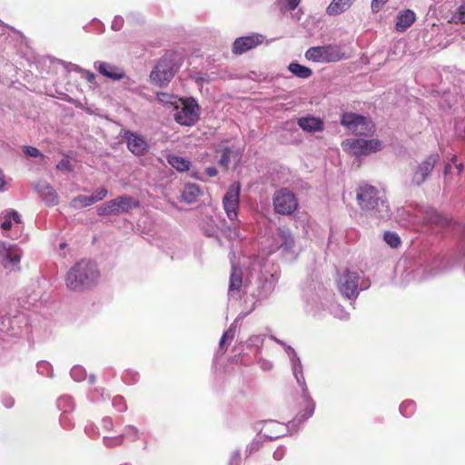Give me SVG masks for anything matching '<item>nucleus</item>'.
Returning a JSON list of instances; mask_svg holds the SVG:
<instances>
[{
    "label": "nucleus",
    "instance_id": "28",
    "mask_svg": "<svg viewBox=\"0 0 465 465\" xmlns=\"http://www.w3.org/2000/svg\"><path fill=\"white\" fill-rule=\"evenodd\" d=\"M355 0H332L326 9L329 15H338L347 11Z\"/></svg>",
    "mask_w": 465,
    "mask_h": 465
},
{
    "label": "nucleus",
    "instance_id": "45",
    "mask_svg": "<svg viewBox=\"0 0 465 465\" xmlns=\"http://www.w3.org/2000/svg\"><path fill=\"white\" fill-rule=\"evenodd\" d=\"M89 399L93 402H98L100 401L105 400V396L104 394L103 389H94L93 391L89 394Z\"/></svg>",
    "mask_w": 465,
    "mask_h": 465
},
{
    "label": "nucleus",
    "instance_id": "29",
    "mask_svg": "<svg viewBox=\"0 0 465 465\" xmlns=\"http://www.w3.org/2000/svg\"><path fill=\"white\" fill-rule=\"evenodd\" d=\"M201 194L200 186L195 183H187L182 191V201L186 203H193L196 202Z\"/></svg>",
    "mask_w": 465,
    "mask_h": 465
},
{
    "label": "nucleus",
    "instance_id": "32",
    "mask_svg": "<svg viewBox=\"0 0 465 465\" xmlns=\"http://www.w3.org/2000/svg\"><path fill=\"white\" fill-rule=\"evenodd\" d=\"M57 408L63 413H69L74 410V402L71 396L63 395L57 399Z\"/></svg>",
    "mask_w": 465,
    "mask_h": 465
},
{
    "label": "nucleus",
    "instance_id": "54",
    "mask_svg": "<svg viewBox=\"0 0 465 465\" xmlns=\"http://www.w3.org/2000/svg\"><path fill=\"white\" fill-rule=\"evenodd\" d=\"M301 0H285L283 7L289 11H293L300 4Z\"/></svg>",
    "mask_w": 465,
    "mask_h": 465
},
{
    "label": "nucleus",
    "instance_id": "19",
    "mask_svg": "<svg viewBox=\"0 0 465 465\" xmlns=\"http://www.w3.org/2000/svg\"><path fill=\"white\" fill-rule=\"evenodd\" d=\"M263 39V35L259 34L238 37L232 44V53L235 54H242L262 44Z\"/></svg>",
    "mask_w": 465,
    "mask_h": 465
},
{
    "label": "nucleus",
    "instance_id": "61",
    "mask_svg": "<svg viewBox=\"0 0 465 465\" xmlns=\"http://www.w3.org/2000/svg\"><path fill=\"white\" fill-rule=\"evenodd\" d=\"M205 173L209 176V177H214L218 174V171L215 167L213 166H209L205 169Z\"/></svg>",
    "mask_w": 465,
    "mask_h": 465
},
{
    "label": "nucleus",
    "instance_id": "50",
    "mask_svg": "<svg viewBox=\"0 0 465 465\" xmlns=\"http://www.w3.org/2000/svg\"><path fill=\"white\" fill-rule=\"evenodd\" d=\"M124 23V18L120 15H116V16H114V18L112 22L111 27L114 31H119L123 28Z\"/></svg>",
    "mask_w": 465,
    "mask_h": 465
},
{
    "label": "nucleus",
    "instance_id": "26",
    "mask_svg": "<svg viewBox=\"0 0 465 465\" xmlns=\"http://www.w3.org/2000/svg\"><path fill=\"white\" fill-rule=\"evenodd\" d=\"M299 127L307 133H317L323 130V122L321 118L314 116L300 117L297 120Z\"/></svg>",
    "mask_w": 465,
    "mask_h": 465
},
{
    "label": "nucleus",
    "instance_id": "35",
    "mask_svg": "<svg viewBox=\"0 0 465 465\" xmlns=\"http://www.w3.org/2000/svg\"><path fill=\"white\" fill-rule=\"evenodd\" d=\"M94 204L91 195H77L70 203V206L74 209L88 207Z\"/></svg>",
    "mask_w": 465,
    "mask_h": 465
},
{
    "label": "nucleus",
    "instance_id": "43",
    "mask_svg": "<svg viewBox=\"0 0 465 465\" xmlns=\"http://www.w3.org/2000/svg\"><path fill=\"white\" fill-rule=\"evenodd\" d=\"M451 21L455 24H465V4L459 7L457 12L452 15Z\"/></svg>",
    "mask_w": 465,
    "mask_h": 465
},
{
    "label": "nucleus",
    "instance_id": "34",
    "mask_svg": "<svg viewBox=\"0 0 465 465\" xmlns=\"http://www.w3.org/2000/svg\"><path fill=\"white\" fill-rule=\"evenodd\" d=\"M141 435H142V433L139 430V429L134 425H126L124 428L123 433H122V436H124V440L127 439L128 440H130L132 442H135L138 440H140Z\"/></svg>",
    "mask_w": 465,
    "mask_h": 465
},
{
    "label": "nucleus",
    "instance_id": "44",
    "mask_svg": "<svg viewBox=\"0 0 465 465\" xmlns=\"http://www.w3.org/2000/svg\"><path fill=\"white\" fill-rule=\"evenodd\" d=\"M108 191L105 187H100L91 195L93 199V203H95L97 202L102 201L106 197Z\"/></svg>",
    "mask_w": 465,
    "mask_h": 465
},
{
    "label": "nucleus",
    "instance_id": "56",
    "mask_svg": "<svg viewBox=\"0 0 465 465\" xmlns=\"http://www.w3.org/2000/svg\"><path fill=\"white\" fill-rule=\"evenodd\" d=\"M56 168L61 171H70L71 170V164L70 162L67 159H62L59 161V163L56 165Z\"/></svg>",
    "mask_w": 465,
    "mask_h": 465
},
{
    "label": "nucleus",
    "instance_id": "15",
    "mask_svg": "<svg viewBox=\"0 0 465 465\" xmlns=\"http://www.w3.org/2000/svg\"><path fill=\"white\" fill-rule=\"evenodd\" d=\"M22 254L23 252L17 244L0 241V263L5 269L18 270Z\"/></svg>",
    "mask_w": 465,
    "mask_h": 465
},
{
    "label": "nucleus",
    "instance_id": "40",
    "mask_svg": "<svg viewBox=\"0 0 465 465\" xmlns=\"http://www.w3.org/2000/svg\"><path fill=\"white\" fill-rule=\"evenodd\" d=\"M70 375L74 381L80 382L86 379V371L84 367L75 365L71 369Z\"/></svg>",
    "mask_w": 465,
    "mask_h": 465
},
{
    "label": "nucleus",
    "instance_id": "33",
    "mask_svg": "<svg viewBox=\"0 0 465 465\" xmlns=\"http://www.w3.org/2000/svg\"><path fill=\"white\" fill-rule=\"evenodd\" d=\"M220 147H221V149H217V151H221L223 153H222L221 159L219 161V163L222 166L228 168L229 163L231 162V158L233 157L234 155L239 156L241 154V153L240 152L234 153L232 151V149L228 146H223V147L220 146Z\"/></svg>",
    "mask_w": 465,
    "mask_h": 465
},
{
    "label": "nucleus",
    "instance_id": "22",
    "mask_svg": "<svg viewBox=\"0 0 465 465\" xmlns=\"http://www.w3.org/2000/svg\"><path fill=\"white\" fill-rule=\"evenodd\" d=\"M257 290L252 292V295L257 301H262L267 298L274 290L276 280L272 274L262 275L257 280Z\"/></svg>",
    "mask_w": 465,
    "mask_h": 465
},
{
    "label": "nucleus",
    "instance_id": "17",
    "mask_svg": "<svg viewBox=\"0 0 465 465\" xmlns=\"http://www.w3.org/2000/svg\"><path fill=\"white\" fill-rule=\"evenodd\" d=\"M27 326L26 316L18 313L15 316L0 317V333L11 337L20 336Z\"/></svg>",
    "mask_w": 465,
    "mask_h": 465
},
{
    "label": "nucleus",
    "instance_id": "9",
    "mask_svg": "<svg viewBox=\"0 0 465 465\" xmlns=\"http://www.w3.org/2000/svg\"><path fill=\"white\" fill-rule=\"evenodd\" d=\"M305 57L314 63H334L347 58L341 46L337 45L310 47L305 53Z\"/></svg>",
    "mask_w": 465,
    "mask_h": 465
},
{
    "label": "nucleus",
    "instance_id": "49",
    "mask_svg": "<svg viewBox=\"0 0 465 465\" xmlns=\"http://www.w3.org/2000/svg\"><path fill=\"white\" fill-rule=\"evenodd\" d=\"M1 401L3 405L7 409H11L15 405V399L9 394H3L1 396Z\"/></svg>",
    "mask_w": 465,
    "mask_h": 465
},
{
    "label": "nucleus",
    "instance_id": "18",
    "mask_svg": "<svg viewBox=\"0 0 465 465\" xmlns=\"http://www.w3.org/2000/svg\"><path fill=\"white\" fill-rule=\"evenodd\" d=\"M439 159L440 155L438 153H431L423 160L413 173L411 183L417 186L421 185L434 169Z\"/></svg>",
    "mask_w": 465,
    "mask_h": 465
},
{
    "label": "nucleus",
    "instance_id": "2",
    "mask_svg": "<svg viewBox=\"0 0 465 465\" xmlns=\"http://www.w3.org/2000/svg\"><path fill=\"white\" fill-rule=\"evenodd\" d=\"M99 278L97 264L91 260L83 259L67 272L65 284L73 292H83L95 286Z\"/></svg>",
    "mask_w": 465,
    "mask_h": 465
},
{
    "label": "nucleus",
    "instance_id": "51",
    "mask_svg": "<svg viewBox=\"0 0 465 465\" xmlns=\"http://www.w3.org/2000/svg\"><path fill=\"white\" fill-rule=\"evenodd\" d=\"M389 0H371V10L378 13Z\"/></svg>",
    "mask_w": 465,
    "mask_h": 465
},
{
    "label": "nucleus",
    "instance_id": "36",
    "mask_svg": "<svg viewBox=\"0 0 465 465\" xmlns=\"http://www.w3.org/2000/svg\"><path fill=\"white\" fill-rule=\"evenodd\" d=\"M416 410V403L411 400L404 401L400 405V412L404 417H411Z\"/></svg>",
    "mask_w": 465,
    "mask_h": 465
},
{
    "label": "nucleus",
    "instance_id": "14",
    "mask_svg": "<svg viewBox=\"0 0 465 465\" xmlns=\"http://www.w3.org/2000/svg\"><path fill=\"white\" fill-rule=\"evenodd\" d=\"M306 296L307 303L310 308H327L335 318L340 320H347L349 318V313L340 305H328V297L331 296V294L326 289L321 288L320 292L312 295L306 293Z\"/></svg>",
    "mask_w": 465,
    "mask_h": 465
},
{
    "label": "nucleus",
    "instance_id": "46",
    "mask_svg": "<svg viewBox=\"0 0 465 465\" xmlns=\"http://www.w3.org/2000/svg\"><path fill=\"white\" fill-rule=\"evenodd\" d=\"M139 379V374L133 371H127L123 376V380L125 382H136Z\"/></svg>",
    "mask_w": 465,
    "mask_h": 465
},
{
    "label": "nucleus",
    "instance_id": "27",
    "mask_svg": "<svg viewBox=\"0 0 465 465\" xmlns=\"http://www.w3.org/2000/svg\"><path fill=\"white\" fill-rule=\"evenodd\" d=\"M415 13L410 9L400 12L395 25L396 31L400 33L405 32L415 22Z\"/></svg>",
    "mask_w": 465,
    "mask_h": 465
},
{
    "label": "nucleus",
    "instance_id": "62",
    "mask_svg": "<svg viewBox=\"0 0 465 465\" xmlns=\"http://www.w3.org/2000/svg\"><path fill=\"white\" fill-rule=\"evenodd\" d=\"M262 336H252L250 338V342L253 345L260 346L262 343Z\"/></svg>",
    "mask_w": 465,
    "mask_h": 465
},
{
    "label": "nucleus",
    "instance_id": "25",
    "mask_svg": "<svg viewBox=\"0 0 465 465\" xmlns=\"http://www.w3.org/2000/svg\"><path fill=\"white\" fill-rule=\"evenodd\" d=\"M286 431L287 426L285 424L274 420H269L264 423L261 430V433L265 438L274 440L284 435Z\"/></svg>",
    "mask_w": 465,
    "mask_h": 465
},
{
    "label": "nucleus",
    "instance_id": "16",
    "mask_svg": "<svg viewBox=\"0 0 465 465\" xmlns=\"http://www.w3.org/2000/svg\"><path fill=\"white\" fill-rule=\"evenodd\" d=\"M273 206L277 213L288 215L297 209L298 202L293 193L287 188H282L275 192Z\"/></svg>",
    "mask_w": 465,
    "mask_h": 465
},
{
    "label": "nucleus",
    "instance_id": "13",
    "mask_svg": "<svg viewBox=\"0 0 465 465\" xmlns=\"http://www.w3.org/2000/svg\"><path fill=\"white\" fill-rule=\"evenodd\" d=\"M174 73L175 68L172 55L165 54L152 70L150 79L154 84L163 87L173 79Z\"/></svg>",
    "mask_w": 465,
    "mask_h": 465
},
{
    "label": "nucleus",
    "instance_id": "47",
    "mask_svg": "<svg viewBox=\"0 0 465 465\" xmlns=\"http://www.w3.org/2000/svg\"><path fill=\"white\" fill-rule=\"evenodd\" d=\"M60 424L66 430L71 429L74 426L72 419L68 416V413H63L60 417Z\"/></svg>",
    "mask_w": 465,
    "mask_h": 465
},
{
    "label": "nucleus",
    "instance_id": "7",
    "mask_svg": "<svg viewBox=\"0 0 465 465\" xmlns=\"http://www.w3.org/2000/svg\"><path fill=\"white\" fill-rule=\"evenodd\" d=\"M294 239L288 229L278 228L272 233L268 245V254L281 251L286 259L292 260L295 257Z\"/></svg>",
    "mask_w": 465,
    "mask_h": 465
},
{
    "label": "nucleus",
    "instance_id": "6",
    "mask_svg": "<svg viewBox=\"0 0 465 465\" xmlns=\"http://www.w3.org/2000/svg\"><path fill=\"white\" fill-rule=\"evenodd\" d=\"M140 203L137 199L130 195H120L116 198L107 201L97 208L99 216L119 215L127 213L131 210L138 208Z\"/></svg>",
    "mask_w": 465,
    "mask_h": 465
},
{
    "label": "nucleus",
    "instance_id": "48",
    "mask_svg": "<svg viewBox=\"0 0 465 465\" xmlns=\"http://www.w3.org/2000/svg\"><path fill=\"white\" fill-rule=\"evenodd\" d=\"M23 152L27 155V156H30V157H38V156H43L40 153V151L35 148V147H33V146H24L23 147Z\"/></svg>",
    "mask_w": 465,
    "mask_h": 465
},
{
    "label": "nucleus",
    "instance_id": "4",
    "mask_svg": "<svg viewBox=\"0 0 465 465\" xmlns=\"http://www.w3.org/2000/svg\"><path fill=\"white\" fill-rule=\"evenodd\" d=\"M241 183L239 182L232 183L223 198V206L228 219L232 224L224 231L225 235L231 240H238L241 238L238 224L240 221L238 217V209L240 203Z\"/></svg>",
    "mask_w": 465,
    "mask_h": 465
},
{
    "label": "nucleus",
    "instance_id": "8",
    "mask_svg": "<svg viewBox=\"0 0 465 465\" xmlns=\"http://www.w3.org/2000/svg\"><path fill=\"white\" fill-rule=\"evenodd\" d=\"M174 107L177 110L174 114V120L179 124L191 126L198 121L200 106L194 98L179 99L178 102H175Z\"/></svg>",
    "mask_w": 465,
    "mask_h": 465
},
{
    "label": "nucleus",
    "instance_id": "52",
    "mask_svg": "<svg viewBox=\"0 0 465 465\" xmlns=\"http://www.w3.org/2000/svg\"><path fill=\"white\" fill-rule=\"evenodd\" d=\"M283 349H284L285 352L287 353L290 361L294 360V359L299 358L297 352L295 351V350L292 346L287 345V344H283Z\"/></svg>",
    "mask_w": 465,
    "mask_h": 465
},
{
    "label": "nucleus",
    "instance_id": "23",
    "mask_svg": "<svg viewBox=\"0 0 465 465\" xmlns=\"http://www.w3.org/2000/svg\"><path fill=\"white\" fill-rule=\"evenodd\" d=\"M242 270L232 264L228 295L232 299H239L242 295Z\"/></svg>",
    "mask_w": 465,
    "mask_h": 465
},
{
    "label": "nucleus",
    "instance_id": "38",
    "mask_svg": "<svg viewBox=\"0 0 465 465\" xmlns=\"http://www.w3.org/2000/svg\"><path fill=\"white\" fill-rule=\"evenodd\" d=\"M37 372L42 376H48L52 378L53 374V367L52 365L45 361H40L36 364Z\"/></svg>",
    "mask_w": 465,
    "mask_h": 465
},
{
    "label": "nucleus",
    "instance_id": "12",
    "mask_svg": "<svg viewBox=\"0 0 465 465\" xmlns=\"http://www.w3.org/2000/svg\"><path fill=\"white\" fill-rule=\"evenodd\" d=\"M341 146L344 151L352 155H367L381 151L383 143L378 139H346Z\"/></svg>",
    "mask_w": 465,
    "mask_h": 465
},
{
    "label": "nucleus",
    "instance_id": "31",
    "mask_svg": "<svg viewBox=\"0 0 465 465\" xmlns=\"http://www.w3.org/2000/svg\"><path fill=\"white\" fill-rule=\"evenodd\" d=\"M289 71L297 77L307 79L312 74V71L302 64L292 62L288 66Z\"/></svg>",
    "mask_w": 465,
    "mask_h": 465
},
{
    "label": "nucleus",
    "instance_id": "1",
    "mask_svg": "<svg viewBox=\"0 0 465 465\" xmlns=\"http://www.w3.org/2000/svg\"><path fill=\"white\" fill-rule=\"evenodd\" d=\"M356 200L361 211L367 213L371 217L388 220L391 216V210L382 189L368 183L360 184L357 189Z\"/></svg>",
    "mask_w": 465,
    "mask_h": 465
},
{
    "label": "nucleus",
    "instance_id": "11",
    "mask_svg": "<svg viewBox=\"0 0 465 465\" xmlns=\"http://www.w3.org/2000/svg\"><path fill=\"white\" fill-rule=\"evenodd\" d=\"M0 228L5 237L18 239L24 230V223L19 213L13 209L0 213Z\"/></svg>",
    "mask_w": 465,
    "mask_h": 465
},
{
    "label": "nucleus",
    "instance_id": "55",
    "mask_svg": "<svg viewBox=\"0 0 465 465\" xmlns=\"http://www.w3.org/2000/svg\"><path fill=\"white\" fill-rule=\"evenodd\" d=\"M102 426L105 430H113L114 429V422L112 418L110 417H104L102 420Z\"/></svg>",
    "mask_w": 465,
    "mask_h": 465
},
{
    "label": "nucleus",
    "instance_id": "58",
    "mask_svg": "<svg viewBox=\"0 0 465 465\" xmlns=\"http://www.w3.org/2000/svg\"><path fill=\"white\" fill-rule=\"evenodd\" d=\"M259 366L263 371H270L272 369V362L264 359L259 361Z\"/></svg>",
    "mask_w": 465,
    "mask_h": 465
},
{
    "label": "nucleus",
    "instance_id": "41",
    "mask_svg": "<svg viewBox=\"0 0 465 465\" xmlns=\"http://www.w3.org/2000/svg\"><path fill=\"white\" fill-rule=\"evenodd\" d=\"M235 331H236V321H234V322L231 324L229 329L226 331H224V333L223 334V336L220 340V342H219L221 349H223V344L227 340L233 339V337L235 335Z\"/></svg>",
    "mask_w": 465,
    "mask_h": 465
},
{
    "label": "nucleus",
    "instance_id": "21",
    "mask_svg": "<svg viewBox=\"0 0 465 465\" xmlns=\"http://www.w3.org/2000/svg\"><path fill=\"white\" fill-rule=\"evenodd\" d=\"M94 67L104 77L113 81H119L125 78V73L123 68L113 64L95 61Z\"/></svg>",
    "mask_w": 465,
    "mask_h": 465
},
{
    "label": "nucleus",
    "instance_id": "42",
    "mask_svg": "<svg viewBox=\"0 0 465 465\" xmlns=\"http://www.w3.org/2000/svg\"><path fill=\"white\" fill-rule=\"evenodd\" d=\"M112 406L119 412H124L127 410V404L123 396H114L112 400Z\"/></svg>",
    "mask_w": 465,
    "mask_h": 465
},
{
    "label": "nucleus",
    "instance_id": "57",
    "mask_svg": "<svg viewBox=\"0 0 465 465\" xmlns=\"http://www.w3.org/2000/svg\"><path fill=\"white\" fill-rule=\"evenodd\" d=\"M285 448L281 446L274 450L273 459L276 460H281L285 456Z\"/></svg>",
    "mask_w": 465,
    "mask_h": 465
},
{
    "label": "nucleus",
    "instance_id": "5",
    "mask_svg": "<svg viewBox=\"0 0 465 465\" xmlns=\"http://www.w3.org/2000/svg\"><path fill=\"white\" fill-rule=\"evenodd\" d=\"M336 282L340 293L349 300H355L361 291L370 287L363 272L358 271H343L338 274Z\"/></svg>",
    "mask_w": 465,
    "mask_h": 465
},
{
    "label": "nucleus",
    "instance_id": "24",
    "mask_svg": "<svg viewBox=\"0 0 465 465\" xmlns=\"http://www.w3.org/2000/svg\"><path fill=\"white\" fill-rule=\"evenodd\" d=\"M35 189L46 205L55 206L58 204L59 196L49 183L45 182L38 183L35 185Z\"/></svg>",
    "mask_w": 465,
    "mask_h": 465
},
{
    "label": "nucleus",
    "instance_id": "3",
    "mask_svg": "<svg viewBox=\"0 0 465 465\" xmlns=\"http://www.w3.org/2000/svg\"><path fill=\"white\" fill-rule=\"evenodd\" d=\"M292 366V374L301 389V404L302 410L296 415V417L290 422L292 427L301 424L308 420L314 413L315 403L307 388L305 378L303 375V368L300 357L290 361Z\"/></svg>",
    "mask_w": 465,
    "mask_h": 465
},
{
    "label": "nucleus",
    "instance_id": "30",
    "mask_svg": "<svg viewBox=\"0 0 465 465\" xmlns=\"http://www.w3.org/2000/svg\"><path fill=\"white\" fill-rule=\"evenodd\" d=\"M167 162L173 168H174L178 172L189 171L191 167L190 161H188L184 157L178 156L175 154H169L167 156Z\"/></svg>",
    "mask_w": 465,
    "mask_h": 465
},
{
    "label": "nucleus",
    "instance_id": "64",
    "mask_svg": "<svg viewBox=\"0 0 465 465\" xmlns=\"http://www.w3.org/2000/svg\"><path fill=\"white\" fill-rule=\"evenodd\" d=\"M451 162L456 165V168L458 170V173L460 174L463 171V164L462 163H457V157L453 156L451 158Z\"/></svg>",
    "mask_w": 465,
    "mask_h": 465
},
{
    "label": "nucleus",
    "instance_id": "53",
    "mask_svg": "<svg viewBox=\"0 0 465 465\" xmlns=\"http://www.w3.org/2000/svg\"><path fill=\"white\" fill-rule=\"evenodd\" d=\"M260 442L257 441V440H253L252 442H251L247 447H246V453L248 455H251L252 453H253L254 451L258 450L260 449Z\"/></svg>",
    "mask_w": 465,
    "mask_h": 465
},
{
    "label": "nucleus",
    "instance_id": "60",
    "mask_svg": "<svg viewBox=\"0 0 465 465\" xmlns=\"http://www.w3.org/2000/svg\"><path fill=\"white\" fill-rule=\"evenodd\" d=\"M85 432L86 434H88L90 437H94L98 434V432L96 431L94 426L93 424H90L88 426L85 427Z\"/></svg>",
    "mask_w": 465,
    "mask_h": 465
},
{
    "label": "nucleus",
    "instance_id": "63",
    "mask_svg": "<svg viewBox=\"0 0 465 465\" xmlns=\"http://www.w3.org/2000/svg\"><path fill=\"white\" fill-rule=\"evenodd\" d=\"M6 190V187H5V175L2 172V170H0V191L1 192H4Z\"/></svg>",
    "mask_w": 465,
    "mask_h": 465
},
{
    "label": "nucleus",
    "instance_id": "10",
    "mask_svg": "<svg viewBox=\"0 0 465 465\" xmlns=\"http://www.w3.org/2000/svg\"><path fill=\"white\" fill-rule=\"evenodd\" d=\"M341 124L355 135L369 136L375 132L371 120L355 113H344L341 115Z\"/></svg>",
    "mask_w": 465,
    "mask_h": 465
},
{
    "label": "nucleus",
    "instance_id": "59",
    "mask_svg": "<svg viewBox=\"0 0 465 465\" xmlns=\"http://www.w3.org/2000/svg\"><path fill=\"white\" fill-rule=\"evenodd\" d=\"M241 454L239 450L232 452L230 460V465H240Z\"/></svg>",
    "mask_w": 465,
    "mask_h": 465
},
{
    "label": "nucleus",
    "instance_id": "37",
    "mask_svg": "<svg viewBox=\"0 0 465 465\" xmlns=\"http://www.w3.org/2000/svg\"><path fill=\"white\" fill-rule=\"evenodd\" d=\"M383 240L391 248L399 247L401 242L400 236L396 232L390 231L384 232Z\"/></svg>",
    "mask_w": 465,
    "mask_h": 465
},
{
    "label": "nucleus",
    "instance_id": "20",
    "mask_svg": "<svg viewBox=\"0 0 465 465\" xmlns=\"http://www.w3.org/2000/svg\"><path fill=\"white\" fill-rule=\"evenodd\" d=\"M124 138L126 139L127 148L134 155L141 156L147 152L149 146L143 136L127 131L124 134Z\"/></svg>",
    "mask_w": 465,
    "mask_h": 465
},
{
    "label": "nucleus",
    "instance_id": "39",
    "mask_svg": "<svg viewBox=\"0 0 465 465\" xmlns=\"http://www.w3.org/2000/svg\"><path fill=\"white\" fill-rule=\"evenodd\" d=\"M103 443L107 448H115L122 446L124 443V436H122V434L115 437L104 436L103 438Z\"/></svg>",
    "mask_w": 465,
    "mask_h": 465
}]
</instances>
